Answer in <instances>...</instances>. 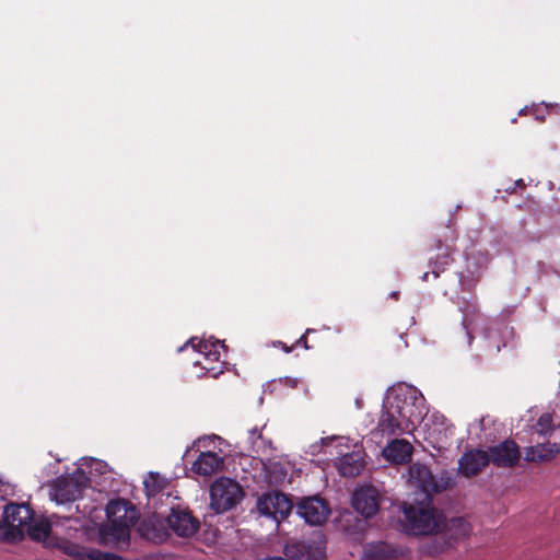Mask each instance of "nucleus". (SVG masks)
<instances>
[{"label":"nucleus","mask_w":560,"mask_h":560,"mask_svg":"<svg viewBox=\"0 0 560 560\" xmlns=\"http://www.w3.org/2000/svg\"><path fill=\"white\" fill-rule=\"evenodd\" d=\"M392 296H393L394 299H397V298H398V292H393V293H392Z\"/></svg>","instance_id":"34"},{"label":"nucleus","mask_w":560,"mask_h":560,"mask_svg":"<svg viewBox=\"0 0 560 560\" xmlns=\"http://www.w3.org/2000/svg\"><path fill=\"white\" fill-rule=\"evenodd\" d=\"M65 553L78 559V560H84L89 559V555L91 553V548H86L84 546L73 544V542H65L62 547Z\"/></svg>","instance_id":"25"},{"label":"nucleus","mask_w":560,"mask_h":560,"mask_svg":"<svg viewBox=\"0 0 560 560\" xmlns=\"http://www.w3.org/2000/svg\"><path fill=\"white\" fill-rule=\"evenodd\" d=\"M196 364L200 365L202 369H205L208 372L215 370V366H209L206 363H203L202 361H197Z\"/></svg>","instance_id":"31"},{"label":"nucleus","mask_w":560,"mask_h":560,"mask_svg":"<svg viewBox=\"0 0 560 560\" xmlns=\"http://www.w3.org/2000/svg\"><path fill=\"white\" fill-rule=\"evenodd\" d=\"M413 447L406 440H394L383 450L384 457L395 464H406L410 462Z\"/></svg>","instance_id":"18"},{"label":"nucleus","mask_w":560,"mask_h":560,"mask_svg":"<svg viewBox=\"0 0 560 560\" xmlns=\"http://www.w3.org/2000/svg\"><path fill=\"white\" fill-rule=\"evenodd\" d=\"M195 339H190L188 343H190L199 353L203 354L205 361L218 362L220 359V352L215 350L214 343H209L208 341L200 340L197 345H195Z\"/></svg>","instance_id":"24"},{"label":"nucleus","mask_w":560,"mask_h":560,"mask_svg":"<svg viewBox=\"0 0 560 560\" xmlns=\"http://www.w3.org/2000/svg\"><path fill=\"white\" fill-rule=\"evenodd\" d=\"M429 275H430L429 271L423 272V275L421 276V280L424 282L428 281Z\"/></svg>","instance_id":"33"},{"label":"nucleus","mask_w":560,"mask_h":560,"mask_svg":"<svg viewBox=\"0 0 560 560\" xmlns=\"http://www.w3.org/2000/svg\"><path fill=\"white\" fill-rule=\"evenodd\" d=\"M352 506L365 518L373 517L380 509L378 491L372 486L361 487L353 493Z\"/></svg>","instance_id":"13"},{"label":"nucleus","mask_w":560,"mask_h":560,"mask_svg":"<svg viewBox=\"0 0 560 560\" xmlns=\"http://www.w3.org/2000/svg\"><path fill=\"white\" fill-rule=\"evenodd\" d=\"M248 433L252 443H255L257 439H261V432L257 429V427L250 429Z\"/></svg>","instance_id":"30"},{"label":"nucleus","mask_w":560,"mask_h":560,"mask_svg":"<svg viewBox=\"0 0 560 560\" xmlns=\"http://www.w3.org/2000/svg\"><path fill=\"white\" fill-rule=\"evenodd\" d=\"M436 243L438 254L434 259H430L431 272L438 278L447 266L454 261V243L457 240L456 231L451 225L443 229V233L439 235Z\"/></svg>","instance_id":"6"},{"label":"nucleus","mask_w":560,"mask_h":560,"mask_svg":"<svg viewBox=\"0 0 560 560\" xmlns=\"http://www.w3.org/2000/svg\"><path fill=\"white\" fill-rule=\"evenodd\" d=\"M287 475V471H281V476L284 477Z\"/></svg>","instance_id":"35"},{"label":"nucleus","mask_w":560,"mask_h":560,"mask_svg":"<svg viewBox=\"0 0 560 560\" xmlns=\"http://www.w3.org/2000/svg\"><path fill=\"white\" fill-rule=\"evenodd\" d=\"M242 487L229 478L218 479L210 489V506L215 513H223L233 509L243 498Z\"/></svg>","instance_id":"4"},{"label":"nucleus","mask_w":560,"mask_h":560,"mask_svg":"<svg viewBox=\"0 0 560 560\" xmlns=\"http://www.w3.org/2000/svg\"><path fill=\"white\" fill-rule=\"evenodd\" d=\"M223 467V458L214 452H202L191 466V470L200 476H212Z\"/></svg>","instance_id":"17"},{"label":"nucleus","mask_w":560,"mask_h":560,"mask_svg":"<svg viewBox=\"0 0 560 560\" xmlns=\"http://www.w3.org/2000/svg\"><path fill=\"white\" fill-rule=\"evenodd\" d=\"M0 540L14 541V539L12 537V528L9 529V526L5 522L4 514H3V520H0Z\"/></svg>","instance_id":"28"},{"label":"nucleus","mask_w":560,"mask_h":560,"mask_svg":"<svg viewBox=\"0 0 560 560\" xmlns=\"http://www.w3.org/2000/svg\"><path fill=\"white\" fill-rule=\"evenodd\" d=\"M60 520L70 521L72 520V515L59 516L52 514L49 518L44 516L35 517L34 515L33 521H30L26 525L25 532L32 540L44 541L48 538L52 525L58 524Z\"/></svg>","instance_id":"15"},{"label":"nucleus","mask_w":560,"mask_h":560,"mask_svg":"<svg viewBox=\"0 0 560 560\" xmlns=\"http://www.w3.org/2000/svg\"><path fill=\"white\" fill-rule=\"evenodd\" d=\"M535 431L540 435H548L553 431L552 417L550 413L541 415L536 424L534 425Z\"/></svg>","instance_id":"26"},{"label":"nucleus","mask_w":560,"mask_h":560,"mask_svg":"<svg viewBox=\"0 0 560 560\" xmlns=\"http://www.w3.org/2000/svg\"><path fill=\"white\" fill-rule=\"evenodd\" d=\"M490 462L502 468H512L517 465L521 458L520 446L513 440H504L498 445L491 446L488 451Z\"/></svg>","instance_id":"12"},{"label":"nucleus","mask_w":560,"mask_h":560,"mask_svg":"<svg viewBox=\"0 0 560 560\" xmlns=\"http://www.w3.org/2000/svg\"><path fill=\"white\" fill-rule=\"evenodd\" d=\"M364 468V458L361 451H352L342 455L338 463L337 469L343 477H355L361 474Z\"/></svg>","instance_id":"19"},{"label":"nucleus","mask_w":560,"mask_h":560,"mask_svg":"<svg viewBox=\"0 0 560 560\" xmlns=\"http://www.w3.org/2000/svg\"><path fill=\"white\" fill-rule=\"evenodd\" d=\"M90 479L81 468H78L71 475L60 476L51 486L52 498L60 504L73 502L81 497Z\"/></svg>","instance_id":"5"},{"label":"nucleus","mask_w":560,"mask_h":560,"mask_svg":"<svg viewBox=\"0 0 560 560\" xmlns=\"http://www.w3.org/2000/svg\"><path fill=\"white\" fill-rule=\"evenodd\" d=\"M284 555L289 560H325L326 545L324 540L292 541L285 545Z\"/></svg>","instance_id":"10"},{"label":"nucleus","mask_w":560,"mask_h":560,"mask_svg":"<svg viewBox=\"0 0 560 560\" xmlns=\"http://www.w3.org/2000/svg\"><path fill=\"white\" fill-rule=\"evenodd\" d=\"M388 401L394 406L395 412L400 416V421L408 424L409 431L415 429L425 415L424 397L415 387L398 388Z\"/></svg>","instance_id":"3"},{"label":"nucleus","mask_w":560,"mask_h":560,"mask_svg":"<svg viewBox=\"0 0 560 560\" xmlns=\"http://www.w3.org/2000/svg\"><path fill=\"white\" fill-rule=\"evenodd\" d=\"M312 331H314V330H313V329H306L305 334H304L303 336H301V337L296 340L295 345H296V346H303L305 349H310V346L307 345V337H306V336H307L310 332H312Z\"/></svg>","instance_id":"29"},{"label":"nucleus","mask_w":560,"mask_h":560,"mask_svg":"<svg viewBox=\"0 0 560 560\" xmlns=\"http://www.w3.org/2000/svg\"><path fill=\"white\" fill-rule=\"evenodd\" d=\"M409 481L419 489L413 503L404 502V529L412 535H430L443 528V514L432 506V494L446 490L448 476H434L428 466L413 463L409 466Z\"/></svg>","instance_id":"1"},{"label":"nucleus","mask_w":560,"mask_h":560,"mask_svg":"<svg viewBox=\"0 0 560 560\" xmlns=\"http://www.w3.org/2000/svg\"><path fill=\"white\" fill-rule=\"evenodd\" d=\"M296 513L310 525H322L330 514L328 502L318 495L303 498Z\"/></svg>","instance_id":"9"},{"label":"nucleus","mask_w":560,"mask_h":560,"mask_svg":"<svg viewBox=\"0 0 560 560\" xmlns=\"http://www.w3.org/2000/svg\"><path fill=\"white\" fill-rule=\"evenodd\" d=\"M108 524L100 529L103 542H129L130 529L138 520L137 510L126 500L110 501L106 508Z\"/></svg>","instance_id":"2"},{"label":"nucleus","mask_w":560,"mask_h":560,"mask_svg":"<svg viewBox=\"0 0 560 560\" xmlns=\"http://www.w3.org/2000/svg\"><path fill=\"white\" fill-rule=\"evenodd\" d=\"M278 345L282 347V349L284 350V352L289 353L292 351V348L293 347H288L285 343L281 342V341H278Z\"/></svg>","instance_id":"32"},{"label":"nucleus","mask_w":560,"mask_h":560,"mask_svg":"<svg viewBox=\"0 0 560 560\" xmlns=\"http://www.w3.org/2000/svg\"><path fill=\"white\" fill-rule=\"evenodd\" d=\"M377 428L382 434L387 435L409 431L408 424H405L404 421H400V416L395 412V408L389 401H387V405L384 407V410L378 420Z\"/></svg>","instance_id":"16"},{"label":"nucleus","mask_w":560,"mask_h":560,"mask_svg":"<svg viewBox=\"0 0 560 560\" xmlns=\"http://www.w3.org/2000/svg\"><path fill=\"white\" fill-rule=\"evenodd\" d=\"M292 508L293 504L289 497L277 491L265 493L257 501V510L259 513L275 520L285 518Z\"/></svg>","instance_id":"8"},{"label":"nucleus","mask_w":560,"mask_h":560,"mask_svg":"<svg viewBox=\"0 0 560 560\" xmlns=\"http://www.w3.org/2000/svg\"><path fill=\"white\" fill-rule=\"evenodd\" d=\"M89 560H127L119 555L113 552L102 551L95 548H91Z\"/></svg>","instance_id":"27"},{"label":"nucleus","mask_w":560,"mask_h":560,"mask_svg":"<svg viewBox=\"0 0 560 560\" xmlns=\"http://www.w3.org/2000/svg\"><path fill=\"white\" fill-rule=\"evenodd\" d=\"M489 463L490 457L487 451L474 448L463 454L458 460V470L469 478L478 475Z\"/></svg>","instance_id":"14"},{"label":"nucleus","mask_w":560,"mask_h":560,"mask_svg":"<svg viewBox=\"0 0 560 560\" xmlns=\"http://www.w3.org/2000/svg\"><path fill=\"white\" fill-rule=\"evenodd\" d=\"M3 514L5 515V522L9 529L12 528V537L15 540L23 539L25 527L33 521L34 511L30 505L24 503H9Z\"/></svg>","instance_id":"11"},{"label":"nucleus","mask_w":560,"mask_h":560,"mask_svg":"<svg viewBox=\"0 0 560 560\" xmlns=\"http://www.w3.org/2000/svg\"><path fill=\"white\" fill-rule=\"evenodd\" d=\"M158 522L155 518H147L140 525V533L143 537L154 542L163 541L168 536L167 532L161 525L158 528Z\"/></svg>","instance_id":"22"},{"label":"nucleus","mask_w":560,"mask_h":560,"mask_svg":"<svg viewBox=\"0 0 560 560\" xmlns=\"http://www.w3.org/2000/svg\"><path fill=\"white\" fill-rule=\"evenodd\" d=\"M558 453L559 448L556 444L538 443L525 448L524 459L526 462H547L551 460Z\"/></svg>","instance_id":"21"},{"label":"nucleus","mask_w":560,"mask_h":560,"mask_svg":"<svg viewBox=\"0 0 560 560\" xmlns=\"http://www.w3.org/2000/svg\"><path fill=\"white\" fill-rule=\"evenodd\" d=\"M398 556V550L385 541L370 542L363 549V560H393Z\"/></svg>","instance_id":"20"},{"label":"nucleus","mask_w":560,"mask_h":560,"mask_svg":"<svg viewBox=\"0 0 560 560\" xmlns=\"http://www.w3.org/2000/svg\"><path fill=\"white\" fill-rule=\"evenodd\" d=\"M165 522L167 527L178 537L194 536L200 528V521L192 514L189 508L173 506Z\"/></svg>","instance_id":"7"},{"label":"nucleus","mask_w":560,"mask_h":560,"mask_svg":"<svg viewBox=\"0 0 560 560\" xmlns=\"http://www.w3.org/2000/svg\"><path fill=\"white\" fill-rule=\"evenodd\" d=\"M443 527H446L456 539L467 536L471 530L470 524L464 517H452L447 523H443Z\"/></svg>","instance_id":"23"}]
</instances>
